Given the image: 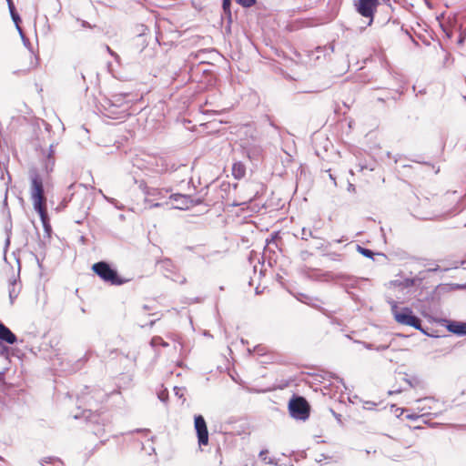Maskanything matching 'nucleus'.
<instances>
[{
  "label": "nucleus",
  "mask_w": 466,
  "mask_h": 466,
  "mask_svg": "<svg viewBox=\"0 0 466 466\" xmlns=\"http://www.w3.org/2000/svg\"><path fill=\"white\" fill-rule=\"evenodd\" d=\"M159 268L166 278L170 279L174 282L184 284L186 282V278L179 274L173 264V262L168 259L165 258L159 262Z\"/></svg>",
  "instance_id": "423d86ee"
},
{
  "label": "nucleus",
  "mask_w": 466,
  "mask_h": 466,
  "mask_svg": "<svg viewBox=\"0 0 466 466\" xmlns=\"http://www.w3.org/2000/svg\"><path fill=\"white\" fill-rule=\"evenodd\" d=\"M465 37H466V34H465V32L461 31V33H460V37H459V39H458V44H459L460 46H461V45L464 43Z\"/></svg>",
  "instance_id": "5701e85b"
},
{
  "label": "nucleus",
  "mask_w": 466,
  "mask_h": 466,
  "mask_svg": "<svg viewBox=\"0 0 466 466\" xmlns=\"http://www.w3.org/2000/svg\"><path fill=\"white\" fill-rule=\"evenodd\" d=\"M53 154H54V150H53V146L51 145L50 146V150H49V153H48V156H47V161L46 163V168L47 171H51L53 169V167H54V164H55V160L53 158Z\"/></svg>",
  "instance_id": "2eb2a0df"
},
{
  "label": "nucleus",
  "mask_w": 466,
  "mask_h": 466,
  "mask_svg": "<svg viewBox=\"0 0 466 466\" xmlns=\"http://www.w3.org/2000/svg\"><path fill=\"white\" fill-rule=\"evenodd\" d=\"M446 35L448 37H450V38L451 37V33L447 32Z\"/></svg>",
  "instance_id": "473e14b6"
},
{
  "label": "nucleus",
  "mask_w": 466,
  "mask_h": 466,
  "mask_svg": "<svg viewBox=\"0 0 466 466\" xmlns=\"http://www.w3.org/2000/svg\"><path fill=\"white\" fill-rule=\"evenodd\" d=\"M8 355H9V348L0 342V357H5L7 359Z\"/></svg>",
  "instance_id": "6ab92c4d"
},
{
  "label": "nucleus",
  "mask_w": 466,
  "mask_h": 466,
  "mask_svg": "<svg viewBox=\"0 0 466 466\" xmlns=\"http://www.w3.org/2000/svg\"><path fill=\"white\" fill-rule=\"evenodd\" d=\"M236 2L242 6L250 7L256 3V0H236Z\"/></svg>",
  "instance_id": "412c9836"
},
{
  "label": "nucleus",
  "mask_w": 466,
  "mask_h": 466,
  "mask_svg": "<svg viewBox=\"0 0 466 466\" xmlns=\"http://www.w3.org/2000/svg\"><path fill=\"white\" fill-rule=\"evenodd\" d=\"M301 238L303 239H308L309 237H312V232L309 229L302 228Z\"/></svg>",
  "instance_id": "4be33fe9"
},
{
  "label": "nucleus",
  "mask_w": 466,
  "mask_h": 466,
  "mask_svg": "<svg viewBox=\"0 0 466 466\" xmlns=\"http://www.w3.org/2000/svg\"><path fill=\"white\" fill-rule=\"evenodd\" d=\"M436 400L433 398H423V399H418L415 400V407L414 410H416L418 413H420L421 416L429 415L431 414V410H432L433 406L436 405Z\"/></svg>",
  "instance_id": "9d476101"
},
{
  "label": "nucleus",
  "mask_w": 466,
  "mask_h": 466,
  "mask_svg": "<svg viewBox=\"0 0 466 466\" xmlns=\"http://www.w3.org/2000/svg\"><path fill=\"white\" fill-rule=\"evenodd\" d=\"M245 166L240 162L234 163L232 167V175L234 176V177L237 179H240L245 176Z\"/></svg>",
  "instance_id": "ddd939ff"
},
{
  "label": "nucleus",
  "mask_w": 466,
  "mask_h": 466,
  "mask_svg": "<svg viewBox=\"0 0 466 466\" xmlns=\"http://www.w3.org/2000/svg\"><path fill=\"white\" fill-rule=\"evenodd\" d=\"M150 343L153 347H157V346L167 347L168 346V344L159 336L153 337Z\"/></svg>",
  "instance_id": "f3484780"
},
{
  "label": "nucleus",
  "mask_w": 466,
  "mask_h": 466,
  "mask_svg": "<svg viewBox=\"0 0 466 466\" xmlns=\"http://www.w3.org/2000/svg\"><path fill=\"white\" fill-rule=\"evenodd\" d=\"M8 8H9V11H10V15H12V14L16 13V12H15V5L8 6Z\"/></svg>",
  "instance_id": "bb28decb"
},
{
  "label": "nucleus",
  "mask_w": 466,
  "mask_h": 466,
  "mask_svg": "<svg viewBox=\"0 0 466 466\" xmlns=\"http://www.w3.org/2000/svg\"><path fill=\"white\" fill-rule=\"evenodd\" d=\"M16 340V336L6 326L0 322V342L14 344Z\"/></svg>",
  "instance_id": "9b49d317"
},
{
  "label": "nucleus",
  "mask_w": 466,
  "mask_h": 466,
  "mask_svg": "<svg viewBox=\"0 0 466 466\" xmlns=\"http://www.w3.org/2000/svg\"><path fill=\"white\" fill-rule=\"evenodd\" d=\"M299 301L305 303V300H303L302 299H299Z\"/></svg>",
  "instance_id": "58836bf2"
},
{
  "label": "nucleus",
  "mask_w": 466,
  "mask_h": 466,
  "mask_svg": "<svg viewBox=\"0 0 466 466\" xmlns=\"http://www.w3.org/2000/svg\"><path fill=\"white\" fill-rule=\"evenodd\" d=\"M174 390H175V393H176L177 396L182 397L183 393L180 392L181 389H179L177 387H175Z\"/></svg>",
  "instance_id": "a878e982"
},
{
  "label": "nucleus",
  "mask_w": 466,
  "mask_h": 466,
  "mask_svg": "<svg viewBox=\"0 0 466 466\" xmlns=\"http://www.w3.org/2000/svg\"><path fill=\"white\" fill-rule=\"evenodd\" d=\"M31 186L30 197L35 210L39 214L41 221L46 230L49 229L48 216L46 211V198L44 194L43 180L35 170L29 173Z\"/></svg>",
  "instance_id": "f257e3e1"
},
{
  "label": "nucleus",
  "mask_w": 466,
  "mask_h": 466,
  "mask_svg": "<svg viewBox=\"0 0 466 466\" xmlns=\"http://www.w3.org/2000/svg\"><path fill=\"white\" fill-rule=\"evenodd\" d=\"M11 16H12L13 21L15 23L16 28L19 31V34L24 41V44L26 46L28 43V40L25 37L23 31H22L21 27L19 26V22L21 21V19H20L18 14L17 13L12 14Z\"/></svg>",
  "instance_id": "4468645a"
},
{
  "label": "nucleus",
  "mask_w": 466,
  "mask_h": 466,
  "mask_svg": "<svg viewBox=\"0 0 466 466\" xmlns=\"http://www.w3.org/2000/svg\"><path fill=\"white\" fill-rule=\"evenodd\" d=\"M390 304L391 306V312L394 316L395 320L401 324V325H407L415 328L416 329H419L422 331L423 333H426L420 325V319L413 315L412 310L409 308H402L400 309L397 305V303L394 300H390Z\"/></svg>",
  "instance_id": "f03ea898"
},
{
  "label": "nucleus",
  "mask_w": 466,
  "mask_h": 466,
  "mask_svg": "<svg viewBox=\"0 0 466 466\" xmlns=\"http://www.w3.org/2000/svg\"><path fill=\"white\" fill-rule=\"evenodd\" d=\"M268 450H263L259 452V458L261 461L267 462V463H273L272 460L268 459Z\"/></svg>",
  "instance_id": "aec40b11"
},
{
  "label": "nucleus",
  "mask_w": 466,
  "mask_h": 466,
  "mask_svg": "<svg viewBox=\"0 0 466 466\" xmlns=\"http://www.w3.org/2000/svg\"><path fill=\"white\" fill-rule=\"evenodd\" d=\"M299 301L305 303V300H303L302 299H299Z\"/></svg>",
  "instance_id": "4c0bfd02"
},
{
  "label": "nucleus",
  "mask_w": 466,
  "mask_h": 466,
  "mask_svg": "<svg viewBox=\"0 0 466 466\" xmlns=\"http://www.w3.org/2000/svg\"><path fill=\"white\" fill-rule=\"evenodd\" d=\"M458 288H461V289H466V284H465V285H462V286H458Z\"/></svg>",
  "instance_id": "72a5a7b5"
},
{
  "label": "nucleus",
  "mask_w": 466,
  "mask_h": 466,
  "mask_svg": "<svg viewBox=\"0 0 466 466\" xmlns=\"http://www.w3.org/2000/svg\"><path fill=\"white\" fill-rule=\"evenodd\" d=\"M106 49H107V51L110 53V55H111L112 56H114L116 60H118V59H119L118 55H117V54H116L115 52H113V51H112L108 46L106 47Z\"/></svg>",
  "instance_id": "393cba45"
},
{
  "label": "nucleus",
  "mask_w": 466,
  "mask_h": 466,
  "mask_svg": "<svg viewBox=\"0 0 466 466\" xmlns=\"http://www.w3.org/2000/svg\"><path fill=\"white\" fill-rule=\"evenodd\" d=\"M161 205H162L161 203L155 202L152 205H150V208H157V207H160Z\"/></svg>",
  "instance_id": "c85d7f7f"
},
{
  "label": "nucleus",
  "mask_w": 466,
  "mask_h": 466,
  "mask_svg": "<svg viewBox=\"0 0 466 466\" xmlns=\"http://www.w3.org/2000/svg\"><path fill=\"white\" fill-rule=\"evenodd\" d=\"M170 199L174 201L172 208L177 209H188L198 203L194 202L189 196L181 194H173L170 196Z\"/></svg>",
  "instance_id": "1a4fd4ad"
},
{
  "label": "nucleus",
  "mask_w": 466,
  "mask_h": 466,
  "mask_svg": "<svg viewBox=\"0 0 466 466\" xmlns=\"http://www.w3.org/2000/svg\"><path fill=\"white\" fill-rule=\"evenodd\" d=\"M289 412L295 419L306 420L309 417V406L302 397H296L289 401Z\"/></svg>",
  "instance_id": "20e7f679"
},
{
  "label": "nucleus",
  "mask_w": 466,
  "mask_h": 466,
  "mask_svg": "<svg viewBox=\"0 0 466 466\" xmlns=\"http://www.w3.org/2000/svg\"><path fill=\"white\" fill-rule=\"evenodd\" d=\"M16 286H17V283L15 280H14V282L11 283V288L9 289V298H10L11 303L14 302V299L17 298L18 293H19V290L16 289Z\"/></svg>",
  "instance_id": "dca6fc26"
},
{
  "label": "nucleus",
  "mask_w": 466,
  "mask_h": 466,
  "mask_svg": "<svg viewBox=\"0 0 466 466\" xmlns=\"http://www.w3.org/2000/svg\"><path fill=\"white\" fill-rule=\"evenodd\" d=\"M448 329L458 335H466V323L453 321L448 325Z\"/></svg>",
  "instance_id": "f8f14e48"
},
{
  "label": "nucleus",
  "mask_w": 466,
  "mask_h": 466,
  "mask_svg": "<svg viewBox=\"0 0 466 466\" xmlns=\"http://www.w3.org/2000/svg\"><path fill=\"white\" fill-rule=\"evenodd\" d=\"M8 6L15 5L13 0H7Z\"/></svg>",
  "instance_id": "7c9ffc66"
},
{
  "label": "nucleus",
  "mask_w": 466,
  "mask_h": 466,
  "mask_svg": "<svg viewBox=\"0 0 466 466\" xmlns=\"http://www.w3.org/2000/svg\"><path fill=\"white\" fill-rule=\"evenodd\" d=\"M159 399H160L161 400H165V395H164V394L159 395Z\"/></svg>",
  "instance_id": "2f4dec72"
},
{
  "label": "nucleus",
  "mask_w": 466,
  "mask_h": 466,
  "mask_svg": "<svg viewBox=\"0 0 466 466\" xmlns=\"http://www.w3.org/2000/svg\"><path fill=\"white\" fill-rule=\"evenodd\" d=\"M194 422L198 434V444L207 445L208 443V431L204 417L202 415H196Z\"/></svg>",
  "instance_id": "0eeeda50"
},
{
  "label": "nucleus",
  "mask_w": 466,
  "mask_h": 466,
  "mask_svg": "<svg viewBox=\"0 0 466 466\" xmlns=\"http://www.w3.org/2000/svg\"><path fill=\"white\" fill-rule=\"evenodd\" d=\"M230 5V0H223V8L226 11Z\"/></svg>",
  "instance_id": "b1692460"
},
{
  "label": "nucleus",
  "mask_w": 466,
  "mask_h": 466,
  "mask_svg": "<svg viewBox=\"0 0 466 466\" xmlns=\"http://www.w3.org/2000/svg\"><path fill=\"white\" fill-rule=\"evenodd\" d=\"M51 458H45L42 460V463H48V462H51Z\"/></svg>",
  "instance_id": "c756f323"
},
{
  "label": "nucleus",
  "mask_w": 466,
  "mask_h": 466,
  "mask_svg": "<svg viewBox=\"0 0 466 466\" xmlns=\"http://www.w3.org/2000/svg\"><path fill=\"white\" fill-rule=\"evenodd\" d=\"M418 417H419V415H417V414H410V415L409 414V415H407V418L410 419V420H414V419H416Z\"/></svg>",
  "instance_id": "cd10ccee"
},
{
  "label": "nucleus",
  "mask_w": 466,
  "mask_h": 466,
  "mask_svg": "<svg viewBox=\"0 0 466 466\" xmlns=\"http://www.w3.org/2000/svg\"><path fill=\"white\" fill-rule=\"evenodd\" d=\"M92 268L94 272L100 277V279L111 285L120 286L128 281V279H125L118 276L117 271L105 261L95 263Z\"/></svg>",
  "instance_id": "7ed1b4c3"
},
{
  "label": "nucleus",
  "mask_w": 466,
  "mask_h": 466,
  "mask_svg": "<svg viewBox=\"0 0 466 466\" xmlns=\"http://www.w3.org/2000/svg\"><path fill=\"white\" fill-rule=\"evenodd\" d=\"M394 392H398V393H399V392H400V390H396V391H390L389 393H390V394H392V393H394Z\"/></svg>",
  "instance_id": "f704fd0d"
},
{
  "label": "nucleus",
  "mask_w": 466,
  "mask_h": 466,
  "mask_svg": "<svg viewBox=\"0 0 466 466\" xmlns=\"http://www.w3.org/2000/svg\"><path fill=\"white\" fill-rule=\"evenodd\" d=\"M120 100V97H116V102H118Z\"/></svg>",
  "instance_id": "c9c22d12"
},
{
  "label": "nucleus",
  "mask_w": 466,
  "mask_h": 466,
  "mask_svg": "<svg viewBox=\"0 0 466 466\" xmlns=\"http://www.w3.org/2000/svg\"><path fill=\"white\" fill-rule=\"evenodd\" d=\"M137 184H138V188L145 195L147 202H153V201L160 200V199L164 198L167 193L170 192V189H168V188H158V187H149L143 180L138 181Z\"/></svg>",
  "instance_id": "39448f33"
},
{
  "label": "nucleus",
  "mask_w": 466,
  "mask_h": 466,
  "mask_svg": "<svg viewBox=\"0 0 466 466\" xmlns=\"http://www.w3.org/2000/svg\"><path fill=\"white\" fill-rule=\"evenodd\" d=\"M378 5L379 0H359L357 10L362 16L370 18L369 25L372 22L373 15Z\"/></svg>",
  "instance_id": "6e6552de"
},
{
  "label": "nucleus",
  "mask_w": 466,
  "mask_h": 466,
  "mask_svg": "<svg viewBox=\"0 0 466 466\" xmlns=\"http://www.w3.org/2000/svg\"><path fill=\"white\" fill-rule=\"evenodd\" d=\"M357 250L367 258H372L373 256V252L370 249L362 248L361 246H358Z\"/></svg>",
  "instance_id": "a211bd4d"
},
{
  "label": "nucleus",
  "mask_w": 466,
  "mask_h": 466,
  "mask_svg": "<svg viewBox=\"0 0 466 466\" xmlns=\"http://www.w3.org/2000/svg\"><path fill=\"white\" fill-rule=\"evenodd\" d=\"M299 301L305 303V300H303L302 299H299Z\"/></svg>",
  "instance_id": "e433bc0d"
}]
</instances>
